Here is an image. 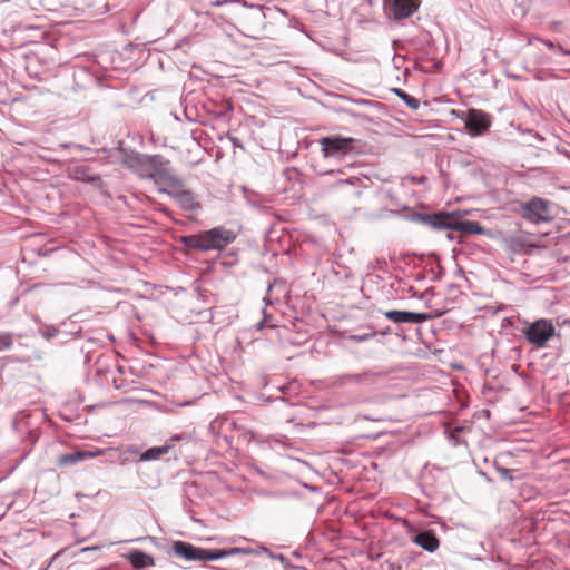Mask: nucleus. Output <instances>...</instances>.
I'll list each match as a JSON object with an SVG mask.
<instances>
[{
    "mask_svg": "<svg viewBox=\"0 0 570 570\" xmlns=\"http://www.w3.org/2000/svg\"><path fill=\"white\" fill-rule=\"evenodd\" d=\"M522 334L530 344L542 348L556 334V327L551 320L539 318L523 327Z\"/></svg>",
    "mask_w": 570,
    "mask_h": 570,
    "instance_id": "20e7f679",
    "label": "nucleus"
},
{
    "mask_svg": "<svg viewBox=\"0 0 570 570\" xmlns=\"http://www.w3.org/2000/svg\"><path fill=\"white\" fill-rule=\"evenodd\" d=\"M497 470L502 479L512 481L513 476L511 474V470L507 468H497Z\"/></svg>",
    "mask_w": 570,
    "mask_h": 570,
    "instance_id": "412c9836",
    "label": "nucleus"
},
{
    "mask_svg": "<svg viewBox=\"0 0 570 570\" xmlns=\"http://www.w3.org/2000/svg\"><path fill=\"white\" fill-rule=\"evenodd\" d=\"M213 248L214 250H220L226 247L228 244L233 243L236 238V234L233 230L226 229L224 227H215L210 229Z\"/></svg>",
    "mask_w": 570,
    "mask_h": 570,
    "instance_id": "ddd939ff",
    "label": "nucleus"
},
{
    "mask_svg": "<svg viewBox=\"0 0 570 570\" xmlns=\"http://www.w3.org/2000/svg\"><path fill=\"white\" fill-rule=\"evenodd\" d=\"M154 176L157 180L170 188L169 195L176 199L183 209L195 212L200 208L194 195L189 190L184 189L183 181L171 175L167 169L156 167Z\"/></svg>",
    "mask_w": 570,
    "mask_h": 570,
    "instance_id": "f257e3e1",
    "label": "nucleus"
},
{
    "mask_svg": "<svg viewBox=\"0 0 570 570\" xmlns=\"http://www.w3.org/2000/svg\"><path fill=\"white\" fill-rule=\"evenodd\" d=\"M413 541L428 552H434L440 546L438 537L428 530L416 533Z\"/></svg>",
    "mask_w": 570,
    "mask_h": 570,
    "instance_id": "4468645a",
    "label": "nucleus"
},
{
    "mask_svg": "<svg viewBox=\"0 0 570 570\" xmlns=\"http://www.w3.org/2000/svg\"><path fill=\"white\" fill-rule=\"evenodd\" d=\"M420 0H386L385 12L390 19L403 20L417 10Z\"/></svg>",
    "mask_w": 570,
    "mask_h": 570,
    "instance_id": "0eeeda50",
    "label": "nucleus"
},
{
    "mask_svg": "<svg viewBox=\"0 0 570 570\" xmlns=\"http://www.w3.org/2000/svg\"><path fill=\"white\" fill-rule=\"evenodd\" d=\"M385 318L394 323H423L429 318V315L424 313H414L407 311H387L384 313Z\"/></svg>",
    "mask_w": 570,
    "mask_h": 570,
    "instance_id": "f8f14e48",
    "label": "nucleus"
},
{
    "mask_svg": "<svg viewBox=\"0 0 570 570\" xmlns=\"http://www.w3.org/2000/svg\"><path fill=\"white\" fill-rule=\"evenodd\" d=\"M107 451H108V449H96L92 451H80V452H81V456H82V461H83L86 459H94L97 456L105 455Z\"/></svg>",
    "mask_w": 570,
    "mask_h": 570,
    "instance_id": "aec40b11",
    "label": "nucleus"
},
{
    "mask_svg": "<svg viewBox=\"0 0 570 570\" xmlns=\"http://www.w3.org/2000/svg\"><path fill=\"white\" fill-rule=\"evenodd\" d=\"M491 126L490 116L479 109H470L465 118V128L472 137L484 135Z\"/></svg>",
    "mask_w": 570,
    "mask_h": 570,
    "instance_id": "6e6552de",
    "label": "nucleus"
},
{
    "mask_svg": "<svg viewBox=\"0 0 570 570\" xmlns=\"http://www.w3.org/2000/svg\"><path fill=\"white\" fill-rule=\"evenodd\" d=\"M550 200L532 197L521 205L522 217L533 224L549 223L553 219Z\"/></svg>",
    "mask_w": 570,
    "mask_h": 570,
    "instance_id": "39448f33",
    "label": "nucleus"
},
{
    "mask_svg": "<svg viewBox=\"0 0 570 570\" xmlns=\"http://www.w3.org/2000/svg\"><path fill=\"white\" fill-rule=\"evenodd\" d=\"M343 184L354 185L353 177H350V178H347V179H345V180L340 179V180L337 181V185H343Z\"/></svg>",
    "mask_w": 570,
    "mask_h": 570,
    "instance_id": "5701e85b",
    "label": "nucleus"
},
{
    "mask_svg": "<svg viewBox=\"0 0 570 570\" xmlns=\"http://www.w3.org/2000/svg\"><path fill=\"white\" fill-rule=\"evenodd\" d=\"M384 106L374 100L358 98V126L371 131L384 128Z\"/></svg>",
    "mask_w": 570,
    "mask_h": 570,
    "instance_id": "7ed1b4c3",
    "label": "nucleus"
},
{
    "mask_svg": "<svg viewBox=\"0 0 570 570\" xmlns=\"http://www.w3.org/2000/svg\"><path fill=\"white\" fill-rule=\"evenodd\" d=\"M128 559L130 563L137 569L146 568L154 564V559L150 556L138 550L130 552Z\"/></svg>",
    "mask_w": 570,
    "mask_h": 570,
    "instance_id": "dca6fc26",
    "label": "nucleus"
},
{
    "mask_svg": "<svg viewBox=\"0 0 570 570\" xmlns=\"http://www.w3.org/2000/svg\"><path fill=\"white\" fill-rule=\"evenodd\" d=\"M361 176H363L364 178H367V175L364 173H361Z\"/></svg>",
    "mask_w": 570,
    "mask_h": 570,
    "instance_id": "cd10ccee",
    "label": "nucleus"
},
{
    "mask_svg": "<svg viewBox=\"0 0 570 570\" xmlns=\"http://www.w3.org/2000/svg\"><path fill=\"white\" fill-rule=\"evenodd\" d=\"M455 216H462L461 212H436L433 214L416 213L412 216V220L419 222L431 227L434 230H454Z\"/></svg>",
    "mask_w": 570,
    "mask_h": 570,
    "instance_id": "423d86ee",
    "label": "nucleus"
},
{
    "mask_svg": "<svg viewBox=\"0 0 570 570\" xmlns=\"http://www.w3.org/2000/svg\"><path fill=\"white\" fill-rule=\"evenodd\" d=\"M381 313L373 316V320L358 324V342L367 341L370 338L383 337L391 333L389 325L382 324Z\"/></svg>",
    "mask_w": 570,
    "mask_h": 570,
    "instance_id": "9d476101",
    "label": "nucleus"
},
{
    "mask_svg": "<svg viewBox=\"0 0 570 570\" xmlns=\"http://www.w3.org/2000/svg\"><path fill=\"white\" fill-rule=\"evenodd\" d=\"M361 176H363L364 178H367V175L364 173H361Z\"/></svg>",
    "mask_w": 570,
    "mask_h": 570,
    "instance_id": "bb28decb",
    "label": "nucleus"
},
{
    "mask_svg": "<svg viewBox=\"0 0 570 570\" xmlns=\"http://www.w3.org/2000/svg\"><path fill=\"white\" fill-rule=\"evenodd\" d=\"M173 550L177 556L188 561L217 560L224 557L236 554L239 551L237 548L229 550H207L194 547L193 544L184 541L174 542Z\"/></svg>",
    "mask_w": 570,
    "mask_h": 570,
    "instance_id": "f03ea898",
    "label": "nucleus"
},
{
    "mask_svg": "<svg viewBox=\"0 0 570 570\" xmlns=\"http://www.w3.org/2000/svg\"><path fill=\"white\" fill-rule=\"evenodd\" d=\"M82 461L81 452L76 451L72 453H62L57 456L56 464L57 466H67V465H73L78 462Z\"/></svg>",
    "mask_w": 570,
    "mask_h": 570,
    "instance_id": "f3484780",
    "label": "nucleus"
},
{
    "mask_svg": "<svg viewBox=\"0 0 570 570\" xmlns=\"http://www.w3.org/2000/svg\"><path fill=\"white\" fill-rule=\"evenodd\" d=\"M365 2L371 4V0H358V7L363 6Z\"/></svg>",
    "mask_w": 570,
    "mask_h": 570,
    "instance_id": "393cba45",
    "label": "nucleus"
},
{
    "mask_svg": "<svg viewBox=\"0 0 570 570\" xmlns=\"http://www.w3.org/2000/svg\"><path fill=\"white\" fill-rule=\"evenodd\" d=\"M543 43L549 48V49H554L556 48V45L550 41V40H546L543 41Z\"/></svg>",
    "mask_w": 570,
    "mask_h": 570,
    "instance_id": "b1692460",
    "label": "nucleus"
},
{
    "mask_svg": "<svg viewBox=\"0 0 570 570\" xmlns=\"http://www.w3.org/2000/svg\"><path fill=\"white\" fill-rule=\"evenodd\" d=\"M210 229L196 235L183 236L181 243L189 249L214 250Z\"/></svg>",
    "mask_w": 570,
    "mask_h": 570,
    "instance_id": "9b49d317",
    "label": "nucleus"
},
{
    "mask_svg": "<svg viewBox=\"0 0 570 570\" xmlns=\"http://www.w3.org/2000/svg\"><path fill=\"white\" fill-rule=\"evenodd\" d=\"M560 50V52H562L563 55H570V51L568 50H564L563 48L559 47L558 48Z\"/></svg>",
    "mask_w": 570,
    "mask_h": 570,
    "instance_id": "a878e982",
    "label": "nucleus"
},
{
    "mask_svg": "<svg viewBox=\"0 0 570 570\" xmlns=\"http://www.w3.org/2000/svg\"><path fill=\"white\" fill-rule=\"evenodd\" d=\"M322 151L325 157L344 155L353 149V138H342L338 136L324 137L320 140Z\"/></svg>",
    "mask_w": 570,
    "mask_h": 570,
    "instance_id": "1a4fd4ad",
    "label": "nucleus"
},
{
    "mask_svg": "<svg viewBox=\"0 0 570 570\" xmlns=\"http://www.w3.org/2000/svg\"><path fill=\"white\" fill-rule=\"evenodd\" d=\"M167 453H168L167 446H155V448H150L147 451H145L140 456V460L141 461L158 460L161 455L167 454Z\"/></svg>",
    "mask_w": 570,
    "mask_h": 570,
    "instance_id": "a211bd4d",
    "label": "nucleus"
},
{
    "mask_svg": "<svg viewBox=\"0 0 570 570\" xmlns=\"http://www.w3.org/2000/svg\"><path fill=\"white\" fill-rule=\"evenodd\" d=\"M361 176H363L364 178H367V175L364 173H361Z\"/></svg>",
    "mask_w": 570,
    "mask_h": 570,
    "instance_id": "c85d7f7f",
    "label": "nucleus"
},
{
    "mask_svg": "<svg viewBox=\"0 0 570 570\" xmlns=\"http://www.w3.org/2000/svg\"><path fill=\"white\" fill-rule=\"evenodd\" d=\"M393 92L397 97H400L410 109H412V110L419 109L420 102L413 96L409 95L407 92H405L404 90L399 89V88H394Z\"/></svg>",
    "mask_w": 570,
    "mask_h": 570,
    "instance_id": "6ab92c4d",
    "label": "nucleus"
},
{
    "mask_svg": "<svg viewBox=\"0 0 570 570\" xmlns=\"http://www.w3.org/2000/svg\"><path fill=\"white\" fill-rule=\"evenodd\" d=\"M461 216H455V227L454 230L462 232L465 234L473 235H483L485 234L484 228L480 225V223L475 220H461Z\"/></svg>",
    "mask_w": 570,
    "mask_h": 570,
    "instance_id": "2eb2a0df",
    "label": "nucleus"
},
{
    "mask_svg": "<svg viewBox=\"0 0 570 570\" xmlns=\"http://www.w3.org/2000/svg\"><path fill=\"white\" fill-rule=\"evenodd\" d=\"M0 346L3 347H10L11 346V340L9 336H0Z\"/></svg>",
    "mask_w": 570,
    "mask_h": 570,
    "instance_id": "4be33fe9",
    "label": "nucleus"
}]
</instances>
